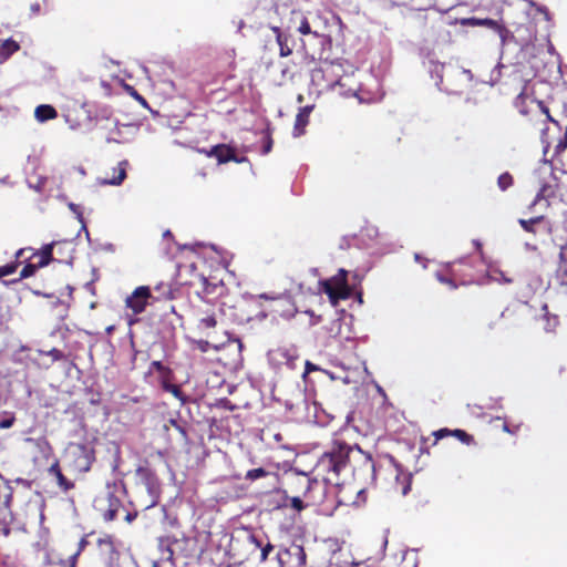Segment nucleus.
<instances>
[{
	"label": "nucleus",
	"instance_id": "393cba45",
	"mask_svg": "<svg viewBox=\"0 0 567 567\" xmlns=\"http://www.w3.org/2000/svg\"><path fill=\"white\" fill-rule=\"evenodd\" d=\"M34 117L40 123L55 120L58 117V111L50 104H41L35 107Z\"/></svg>",
	"mask_w": 567,
	"mask_h": 567
},
{
	"label": "nucleus",
	"instance_id": "a18cd8bd",
	"mask_svg": "<svg viewBox=\"0 0 567 567\" xmlns=\"http://www.w3.org/2000/svg\"><path fill=\"white\" fill-rule=\"evenodd\" d=\"M530 6L539 13H542L545 18V20H549L550 19V16H549V11L548 9L545 7V6H542V4H537L535 2H530Z\"/></svg>",
	"mask_w": 567,
	"mask_h": 567
},
{
	"label": "nucleus",
	"instance_id": "6e6d98bb",
	"mask_svg": "<svg viewBox=\"0 0 567 567\" xmlns=\"http://www.w3.org/2000/svg\"><path fill=\"white\" fill-rule=\"evenodd\" d=\"M461 274H462V275H465V274H474V272H473V265L471 264V268H461Z\"/></svg>",
	"mask_w": 567,
	"mask_h": 567
},
{
	"label": "nucleus",
	"instance_id": "a211bd4d",
	"mask_svg": "<svg viewBox=\"0 0 567 567\" xmlns=\"http://www.w3.org/2000/svg\"><path fill=\"white\" fill-rule=\"evenodd\" d=\"M48 473L49 475L55 477L56 484L62 492L66 493L74 488V483L62 473L59 460H55L51 464V466L48 468Z\"/></svg>",
	"mask_w": 567,
	"mask_h": 567
},
{
	"label": "nucleus",
	"instance_id": "f704fd0d",
	"mask_svg": "<svg viewBox=\"0 0 567 567\" xmlns=\"http://www.w3.org/2000/svg\"><path fill=\"white\" fill-rule=\"evenodd\" d=\"M40 269L33 261L28 262L20 271V277L18 279H14L13 282H17L21 279L29 278L33 276L37 270Z\"/></svg>",
	"mask_w": 567,
	"mask_h": 567
},
{
	"label": "nucleus",
	"instance_id": "423d86ee",
	"mask_svg": "<svg viewBox=\"0 0 567 567\" xmlns=\"http://www.w3.org/2000/svg\"><path fill=\"white\" fill-rule=\"evenodd\" d=\"M320 286L333 306H337L340 300L350 298L352 292L348 284V271L344 269H339L337 275L320 281Z\"/></svg>",
	"mask_w": 567,
	"mask_h": 567
},
{
	"label": "nucleus",
	"instance_id": "4be33fe9",
	"mask_svg": "<svg viewBox=\"0 0 567 567\" xmlns=\"http://www.w3.org/2000/svg\"><path fill=\"white\" fill-rule=\"evenodd\" d=\"M174 298V291L169 284L161 282L154 287V292H152V303L172 300Z\"/></svg>",
	"mask_w": 567,
	"mask_h": 567
},
{
	"label": "nucleus",
	"instance_id": "0eeeda50",
	"mask_svg": "<svg viewBox=\"0 0 567 567\" xmlns=\"http://www.w3.org/2000/svg\"><path fill=\"white\" fill-rule=\"evenodd\" d=\"M193 316L199 329H214L217 326L216 306L203 300L193 307Z\"/></svg>",
	"mask_w": 567,
	"mask_h": 567
},
{
	"label": "nucleus",
	"instance_id": "ddd939ff",
	"mask_svg": "<svg viewBox=\"0 0 567 567\" xmlns=\"http://www.w3.org/2000/svg\"><path fill=\"white\" fill-rule=\"evenodd\" d=\"M58 246V243H51L44 245L40 250H33L32 255L29 257H23L24 259L32 260L39 268H43L48 266L51 261H53V250Z\"/></svg>",
	"mask_w": 567,
	"mask_h": 567
},
{
	"label": "nucleus",
	"instance_id": "680f3d73",
	"mask_svg": "<svg viewBox=\"0 0 567 567\" xmlns=\"http://www.w3.org/2000/svg\"><path fill=\"white\" fill-rule=\"evenodd\" d=\"M41 442L51 450V445L47 440H42Z\"/></svg>",
	"mask_w": 567,
	"mask_h": 567
},
{
	"label": "nucleus",
	"instance_id": "2f4dec72",
	"mask_svg": "<svg viewBox=\"0 0 567 567\" xmlns=\"http://www.w3.org/2000/svg\"><path fill=\"white\" fill-rule=\"evenodd\" d=\"M97 545L102 551H105L110 555H112L116 551L114 542H113V537L110 535H105L104 537L100 538L97 540Z\"/></svg>",
	"mask_w": 567,
	"mask_h": 567
},
{
	"label": "nucleus",
	"instance_id": "13d9d810",
	"mask_svg": "<svg viewBox=\"0 0 567 567\" xmlns=\"http://www.w3.org/2000/svg\"><path fill=\"white\" fill-rule=\"evenodd\" d=\"M105 140H106V142H109V143H110V142H118V140H117L115 136H113V134H109V135H106V136H105Z\"/></svg>",
	"mask_w": 567,
	"mask_h": 567
},
{
	"label": "nucleus",
	"instance_id": "39448f33",
	"mask_svg": "<svg viewBox=\"0 0 567 567\" xmlns=\"http://www.w3.org/2000/svg\"><path fill=\"white\" fill-rule=\"evenodd\" d=\"M66 455L70 467L79 474L89 472L95 461L94 449L84 443H70Z\"/></svg>",
	"mask_w": 567,
	"mask_h": 567
},
{
	"label": "nucleus",
	"instance_id": "7ed1b4c3",
	"mask_svg": "<svg viewBox=\"0 0 567 567\" xmlns=\"http://www.w3.org/2000/svg\"><path fill=\"white\" fill-rule=\"evenodd\" d=\"M136 477L147 493V499L144 502V508H151L158 504L161 496V481L155 471L147 461L135 470Z\"/></svg>",
	"mask_w": 567,
	"mask_h": 567
},
{
	"label": "nucleus",
	"instance_id": "4468645a",
	"mask_svg": "<svg viewBox=\"0 0 567 567\" xmlns=\"http://www.w3.org/2000/svg\"><path fill=\"white\" fill-rule=\"evenodd\" d=\"M271 31L276 35V41L279 47V55L281 58L291 55L295 45L291 34L284 32L279 27H271Z\"/></svg>",
	"mask_w": 567,
	"mask_h": 567
},
{
	"label": "nucleus",
	"instance_id": "6e6552de",
	"mask_svg": "<svg viewBox=\"0 0 567 567\" xmlns=\"http://www.w3.org/2000/svg\"><path fill=\"white\" fill-rule=\"evenodd\" d=\"M268 359L275 367L287 365L289 369H295L299 355L295 346H280L268 352Z\"/></svg>",
	"mask_w": 567,
	"mask_h": 567
},
{
	"label": "nucleus",
	"instance_id": "09e8293b",
	"mask_svg": "<svg viewBox=\"0 0 567 567\" xmlns=\"http://www.w3.org/2000/svg\"><path fill=\"white\" fill-rule=\"evenodd\" d=\"M168 424L174 426L183 437L187 436L185 429L174 419H169Z\"/></svg>",
	"mask_w": 567,
	"mask_h": 567
},
{
	"label": "nucleus",
	"instance_id": "aec40b11",
	"mask_svg": "<svg viewBox=\"0 0 567 567\" xmlns=\"http://www.w3.org/2000/svg\"><path fill=\"white\" fill-rule=\"evenodd\" d=\"M278 559L280 564H282V556L293 557L296 560V567H303L306 565V553L302 546L292 545L290 548L280 550L278 554Z\"/></svg>",
	"mask_w": 567,
	"mask_h": 567
},
{
	"label": "nucleus",
	"instance_id": "20e7f679",
	"mask_svg": "<svg viewBox=\"0 0 567 567\" xmlns=\"http://www.w3.org/2000/svg\"><path fill=\"white\" fill-rule=\"evenodd\" d=\"M461 268H471V259L463 258L457 261L450 262L446 266V274L437 271L435 278L443 285H447L451 289H456L458 285H470L475 281L474 274H461Z\"/></svg>",
	"mask_w": 567,
	"mask_h": 567
},
{
	"label": "nucleus",
	"instance_id": "5fc2aeb1",
	"mask_svg": "<svg viewBox=\"0 0 567 567\" xmlns=\"http://www.w3.org/2000/svg\"><path fill=\"white\" fill-rule=\"evenodd\" d=\"M84 545H85V540H84V539H82V540H81V543H80V549H79V550H81V549L84 547ZM79 553H80V551H78L76 554H74V555L72 556L73 561H72L71 564H73V563L75 564V558H76V556L79 555Z\"/></svg>",
	"mask_w": 567,
	"mask_h": 567
},
{
	"label": "nucleus",
	"instance_id": "e2e57ef3",
	"mask_svg": "<svg viewBox=\"0 0 567 567\" xmlns=\"http://www.w3.org/2000/svg\"><path fill=\"white\" fill-rule=\"evenodd\" d=\"M171 235H172V234H171V231H169V230L165 231V234H164V236H171Z\"/></svg>",
	"mask_w": 567,
	"mask_h": 567
},
{
	"label": "nucleus",
	"instance_id": "3c124183",
	"mask_svg": "<svg viewBox=\"0 0 567 567\" xmlns=\"http://www.w3.org/2000/svg\"><path fill=\"white\" fill-rule=\"evenodd\" d=\"M559 266L566 267L565 247L560 248L559 252Z\"/></svg>",
	"mask_w": 567,
	"mask_h": 567
},
{
	"label": "nucleus",
	"instance_id": "052dcab7",
	"mask_svg": "<svg viewBox=\"0 0 567 567\" xmlns=\"http://www.w3.org/2000/svg\"><path fill=\"white\" fill-rule=\"evenodd\" d=\"M260 298L270 299V297H268V296H267V295H265V293H264V295H260ZM280 299H281V298H279V297H278V298H274V297H271V300H280Z\"/></svg>",
	"mask_w": 567,
	"mask_h": 567
},
{
	"label": "nucleus",
	"instance_id": "2eb2a0df",
	"mask_svg": "<svg viewBox=\"0 0 567 567\" xmlns=\"http://www.w3.org/2000/svg\"><path fill=\"white\" fill-rule=\"evenodd\" d=\"M519 226L529 234L536 235L538 229L537 227L543 225L546 233L551 231V224L544 215L535 216L529 219L520 218L518 219Z\"/></svg>",
	"mask_w": 567,
	"mask_h": 567
},
{
	"label": "nucleus",
	"instance_id": "412c9836",
	"mask_svg": "<svg viewBox=\"0 0 567 567\" xmlns=\"http://www.w3.org/2000/svg\"><path fill=\"white\" fill-rule=\"evenodd\" d=\"M127 161L120 162L116 167L112 169V175L103 179V184L121 185L126 178Z\"/></svg>",
	"mask_w": 567,
	"mask_h": 567
},
{
	"label": "nucleus",
	"instance_id": "5701e85b",
	"mask_svg": "<svg viewBox=\"0 0 567 567\" xmlns=\"http://www.w3.org/2000/svg\"><path fill=\"white\" fill-rule=\"evenodd\" d=\"M394 561L400 558L399 567H417L416 551L410 549H400L393 554Z\"/></svg>",
	"mask_w": 567,
	"mask_h": 567
},
{
	"label": "nucleus",
	"instance_id": "f03ea898",
	"mask_svg": "<svg viewBox=\"0 0 567 567\" xmlns=\"http://www.w3.org/2000/svg\"><path fill=\"white\" fill-rule=\"evenodd\" d=\"M514 105L519 114L526 117V122L530 127L543 130L542 126L548 121H553L549 110L544 102L533 99L524 92L516 96Z\"/></svg>",
	"mask_w": 567,
	"mask_h": 567
},
{
	"label": "nucleus",
	"instance_id": "603ef678",
	"mask_svg": "<svg viewBox=\"0 0 567 567\" xmlns=\"http://www.w3.org/2000/svg\"><path fill=\"white\" fill-rule=\"evenodd\" d=\"M133 96L144 106L147 105V102L146 100L141 95L138 94L136 91L133 92Z\"/></svg>",
	"mask_w": 567,
	"mask_h": 567
},
{
	"label": "nucleus",
	"instance_id": "f8f14e48",
	"mask_svg": "<svg viewBox=\"0 0 567 567\" xmlns=\"http://www.w3.org/2000/svg\"><path fill=\"white\" fill-rule=\"evenodd\" d=\"M287 30H296L302 35H308L312 33L308 18L305 16L303 11L298 9L291 10L290 18L287 24ZM313 34L316 37L318 35L317 32H313Z\"/></svg>",
	"mask_w": 567,
	"mask_h": 567
},
{
	"label": "nucleus",
	"instance_id": "58836bf2",
	"mask_svg": "<svg viewBox=\"0 0 567 567\" xmlns=\"http://www.w3.org/2000/svg\"><path fill=\"white\" fill-rule=\"evenodd\" d=\"M17 50H19V44L12 40L4 41L0 47V51L3 53L4 58L10 56Z\"/></svg>",
	"mask_w": 567,
	"mask_h": 567
},
{
	"label": "nucleus",
	"instance_id": "49530a36",
	"mask_svg": "<svg viewBox=\"0 0 567 567\" xmlns=\"http://www.w3.org/2000/svg\"><path fill=\"white\" fill-rule=\"evenodd\" d=\"M47 354L50 355L53 361H60V360L65 359L64 353L56 348L51 349L50 351H48Z\"/></svg>",
	"mask_w": 567,
	"mask_h": 567
},
{
	"label": "nucleus",
	"instance_id": "bf43d9fd",
	"mask_svg": "<svg viewBox=\"0 0 567 567\" xmlns=\"http://www.w3.org/2000/svg\"><path fill=\"white\" fill-rule=\"evenodd\" d=\"M319 73H322V69H315V70L312 71V79L315 80V78H316Z\"/></svg>",
	"mask_w": 567,
	"mask_h": 567
},
{
	"label": "nucleus",
	"instance_id": "9b49d317",
	"mask_svg": "<svg viewBox=\"0 0 567 567\" xmlns=\"http://www.w3.org/2000/svg\"><path fill=\"white\" fill-rule=\"evenodd\" d=\"M309 476L302 473L292 474L288 477L287 486L282 491L285 496L293 495L300 496L301 498L306 496L307 487L309 486Z\"/></svg>",
	"mask_w": 567,
	"mask_h": 567
},
{
	"label": "nucleus",
	"instance_id": "cd10ccee",
	"mask_svg": "<svg viewBox=\"0 0 567 567\" xmlns=\"http://www.w3.org/2000/svg\"><path fill=\"white\" fill-rule=\"evenodd\" d=\"M162 386L166 392L172 393L174 398L179 400L182 403H185L187 401V398L179 385L169 383L167 380L163 379Z\"/></svg>",
	"mask_w": 567,
	"mask_h": 567
},
{
	"label": "nucleus",
	"instance_id": "c756f323",
	"mask_svg": "<svg viewBox=\"0 0 567 567\" xmlns=\"http://www.w3.org/2000/svg\"><path fill=\"white\" fill-rule=\"evenodd\" d=\"M0 480H2L6 483L4 495H3V507H4V511L10 513V507H11V503H12V498H13V489L10 485V482L8 480H6L1 473H0Z\"/></svg>",
	"mask_w": 567,
	"mask_h": 567
},
{
	"label": "nucleus",
	"instance_id": "6ab92c4d",
	"mask_svg": "<svg viewBox=\"0 0 567 567\" xmlns=\"http://www.w3.org/2000/svg\"><path fill=\"white\" fill-rule=\"evenodd\" d=\"M123 507V504L118 497L114 494L110 493L107 495V507L102 511V517L104 522L110 523L116 519L120 509Z\"/></svg>",
	"mask_w": 567,
	"mask_h": 567
},
{
	"label": "nucleus",
	"instance_id": "7c9ffc66",
	"mask_svg": "<svg viewBox=\"0 0 567 567\" xmlns=\"http://www.w3.org/2000/svg\"><path fill=\"white\" fill-rule=\"evenodd\" d=\"M464 23L471 24V25H484L494 30L501 29V25L492 19H476V18H470L464 21Z\"/></svg>",
	"mask_w": 567,
	"mask_h": 567
},
{
	"label": "nucleus",
	"instance_id": "8fccbe9b",
	"mask_svg": "<svg viewBox=\"0 0 567 567\" xmlns=\"http://www.w3.org/2000/svg\"><path fill=\"white\" fill-rule=\"evenodd\" d=\"M318 370H319V368L316 364H313L310 361H306V363H305V374H308V373H310L312 371H318Z\"/></svg>",
	"mask_w": 567,
	"mask_h": 567
},
{
	"label": "nucleus",
	"instance_id": "473e14b6",
	"mask_svg": "<svg viewBox=\"0 0 567 567\" xmlns=\"http://www.w3.org/2000/svg\"><path fill=\"white\" fill-rule=\"evenodd\" d=\"M285 498L290 501V507L293 508L297 512H301L305 508L309 507L306 504V498L305 497L301 498L300 496L289 495V496H285Z\"/></svg>",
	"mask_w": 567,
	"mask_h": 567
},
{
	"label": "nucleus",
	"instance_id": "c03bdc74",
	"mask_svg": "<svg viewBox=\"0 0 567 567\" xmlns=\"http://www.w3.org/2000/svg\"><path fill=\"white\" fill-rule=\"evenodd\" d=\"M522 427V424H509L508 422L504 421L503 422V425H502V429L504 432L511 434V435H516L518 434L519 430Z\"/></svg>",
	"mask_w": 567,
	"mask_h": 567
},
{
	"label": "nucleus",
	"instance_id": "dca6fc26",
	"mask_svg": "<svg viewBox=\"0 0 567 567\" xmlns=\"http://www.w3.org/2000/svg\"><path fill=\"white\" fill-rule=\"evenodd\" d=\"M433 436L435 437L434 444H436L437 441H440L444 437H447V436H454L466 445L474 444V436L461 429H455V430H449L446 427L440 429V430L433 432Z\"/></svg>",
	"mask_w": 567,
	"mask_h": 567
},
{
	"label": "nucleus",
	"instance_id": "e433bc0d",
	"mask_svg": "<svg viewBox=\"0 0 567 567\" xmlns=\"http://www.w3.org/2000/svg\"><path fill=\"white\" fill-rule=\"evenodd\" d=\"M556 280L560 288H564V292L567 293V268L558 266L556 271Z\"/></svg>",
	"mask_w": 567,
	"mask_h": 567
},
{
	"label": "nucleus",
	"instance_id": "4c0bfd02",
	"mask_svg": "<svg viewBox=\"0 0 567 567\" xmlns=\"http://www.w3.org/2000/svg\"><path fill=\"white\" fill-rule=\"evenodd\" d=\"M268 475H269L268 471H266L262 467H258V468H252V470L247 471L245 478L247 481H256V480L266 477Z\"/></svg>",
	"mask_w": 567,
	"mask_h": 567
},
{
	"label": "nucleus",
	"instance_id": "de8ad7c7",
	"mask_svg": "<svg viewBox=\"0 0 567 567\" xmlns=\"http://www.w3.org/2000/svg\"><path fill=\"white\" fill-rule=\"evenodd\" d=\"M14 422L16 417L13 414H11L9 417L0 421V429H9L14 424Z\"/></svg>",
	"mask_w": 567,
	"mask_h": 567
},
{
	"label": "nucleus",
	"instance_id": "72a5a7b5",
	"mask_svg": "<svg viewBox=\"0 0 567 567\" xmlns=\"http://www.w3.org/2000/svg\"><path fill=\"white\" fill-rule=\"evenodd\" d=\"M249 538L252 543L261 548L260 561H266L269 554L274 550V546L270 543H267L264 547H261V543L257 539L256 536L251 535Z\"/></svg>",
	"mask_w": 567,
	"mask_h": 567
},
{
	"label": "nucleus",
	"instance_id": "bb28decb",
	"mask_svg": "<svg viewBox=\"0 0 567 567\" xmlns=\"http://www.w3.org/2000/svg\"><path fill=\"white\" fill-rule=\"evenodd\" d=\"M445 70V64L443 63H435L433 68V72L437 74L439 81L436 84L440 86V89L449 92V93H460L462 92L461 87H454L449 81L445 83L442 73Z\"/></svg>",
	"mask_w": 567,
	"mask_h": 567
},
{
	"label": "nucleus",
	"instance_id": "4d7b16f0",
	"mask_svg": "<svg viewBox=\"0 0 567 567\" xmlns=\"http://www.w3.org/2000/svg\"><path fill=\"white\" fill-rule=\"evenodd\" d=\"M113 446H114V451H115V455L117 458H120V455H121V447L117 443H113Z\"/></svg>",
	"mask_w": 567,
	"mask_h": 567
},
{
	"label": "nucleus",
	"instance_id": "79ce46f5",
	"mask_svg": "<svg viewBox=\"0 0 567 567\" xmlns=\"http://www.w3.org/2000/svg\"><path fill=\"white\" fill-rule=\"evenodd\" d=\"M151 370L157 371L163 375L164 379L166 375L171 373V370L167 367H165L161 361H153L151 363Z\"/></svg>",
	"mask_w": 567,
	"mask_h": 567
},
{
	"label": "nucleus",
	"instance_id": "1a4fd4ad",
	"mask_svg": "<svg viewBox=\"0 0 567 567\" xmlns=\"http://www.w3.org/2000/svg\"><path fill=\"white\" fill-rule=\"evenodd\" d=\"M152 291L148 286H140L126 298L125 306L134 315L142 313L148 305L152 303Z\"/></svg>",
	"mask_w": 567,
	"mask_h": 567
},
{
	"label": "nucleus",
	"instance_id": "37998d69",
	"mask_svg": "<svg viewBox=\"0 0 567 567\" xmlns=\"http://www.w3.org/2000/svg\"><path fill=\"white\" fill-rule=\"evenodd\" d=\"M272 144H274V141H272L271 134H270L269 130H267L265 133V136H264L262 154H268L272 148Z\"/></svg>",
	"mask_w": 567,
	"mask_h": 567
},
{
	"label": "nucleus",
	"instance_id": "864d4df0",
	"mask_svg": "<svg viewBox=\"0 0 567 567\" xmlns=\"http://www.w3.org/2000/svg\"><path fill=\"white\" fill-rule=\"evenodd\" d=\"M136 517H137V513L136 512H134V513L127 512L126 515H125V520L127 523H132Z\"/></svg>",
	"mask_w": 567,
	"mask_h": 567
},
{
	"label": "nucleus",
	"instance_id": "69168bd1",
	"mask_svg": "<svg viewBox=\"0 0 567 567\" xmlns=\"http://www.w3.org/2000/svg\"><path fill=\"white\" fill-rule=\"evenodd\" d=\"M275 437L276 440H280V434H277Z\"/></svg>",
	"mask_w": 567,
	"mask_h": 567
},
{
	"label": "nucleus",
	"instance_id": "a19ab883",
	"mask_svg": "<svg viewBox=\"0 0 567 567\" xmlns=\"http://www.w3.org/2000/svg\"><path fill=\"white\" fill-rule=\"evenodd\" d=\"M544 319L546 320L545 330L546 331H554L556 327L559 324V319L555 315H550L546 312L544 315Z\"/></svg>",
	"mask_w": 567,
	"mask_h": 567
},
{
	"label": "nucleus",
	"instance_id": "f257e3e1",
	"mask_svg": "<svg viewBox=\"0 0 567 567\" xmlns=\"http://www.w3.org/2000/svg\"><path fill=\"white\" fill-rule=\"evenodd\" d=\"M381 467L358 444L334 440L316 464V471L322 480L309 478L306 504L310 507L321 506L327 496L328 484L343 485L352 481L355 492L361 494L375 485Z\"/></svg>",
	"mask_w": 567,
	"mask_h": 567
},
{
	"label": "nucleus",
	"instance_id": "ea45409f",
	"mask_svg": "<svg viewBox=\"0 0 567 567\" xmlns=\"http://www.w3.org/2000/svg\"><path fill=\"white\" fill-rule=\"evenodd\" d=\"M450 74L452 76H464L468 83H471L474 80V75L471 72V70H466L463 68H450Z\"/></svg>",
	"mask_w": 567,
	"mask_h": 567
},
{
	"label": "nucleus",
	"instance_id": "c9c22d12",
	"mask_svg": "<svg viewBox=\"0 0 567 567\" xmlns=\"http://www.w3.org/2000/svg\"><path fill=\"white\" fill-rule=\"evenodd\" d=\"M513 184H514V178L508 172H505L498 176L497 185L501 188V190L504 192V190L508 189L511 186H513Z\"/></svg>",
	"mask_w": 567,
	"mask_h": 567
},
{
	"label": "nucleus",
	"instance_id": "9d476101",
	"mask_svg": "<svg viewBox=\"0 0 567 567\" xmlns=\"http://www.w3.org/2000/svg\"><path fill=\"white\" fill-rule=\"evenodd\" d=\"M208 157H216L218 164H225L228 162L241 163L243 158H238L236 155V151L234 147L227 144H217L213 146L209 151H200Z\"/></svg>",
	"mask_w": 567,
	"mask_h": 567
},
{
	"label": "nucleus",
	"instance_id": "c85d7f7f",
	"mask_svg": "<svg viewBox=\"0 0 567 567\" xmlns=\"http://www.w3.org/2000/svg\"><path fill=\"white\" fill-rule=\"evenodd\" d=\"M555 195L554 186L549 184H544L539 192L536 194L533 203L530 204L529 208L534 207L536 204H538L542 199H549Z\"/></svg>",
	"mask_w": 567,
	"mask_h": 567
},
{
	"label": "nucleus",
	"instance_id": "b1692460",
	"mask_svg": "<svg viewBox=\"0 0 567 567\" xmlns=\"http://www.w3.org/2000/svg\"><path fill=\"white\" fill-rule=\"evenodd\" d=\"M312 109H313V106H305V107L300 109V111L298 112V114L296 116V121H295V128H293L296 136H299L305 132V127L309 123V116H310Z\"/></svg>",
	"mask_w": 567,
	"mask_h": 567
},
{
	"label": "nucleus",
	"instance_id": "0e129e2a",
	"mask_svg": "<svg viewBox=\"0 0 567 567\" xmlns=\"http://www.w3.org/2000/svg\"><path fill=\"white\" fill-rule=\"evenodd\" d=\"M112 124L116 127L117 122L113 120Z\"/></svg>",
	"mask_w": 567,
	"mask_h": 567
},
{
	"label": "nucleus",
	"instance_id": "f3484780",
	"mask_svg": "<svg viewBox=\"0 0 567 567\" xmlns=\"http://www.w3.org/2000/svg\"><path fill=\"white\" fill-rule=\"evenodd\" d=\"M198 282L202 285V290L197 291V295L200 298V301L208 300L209 296H219L224 290L223 284L209 282L208 279L202 275L197 277Z\"/></svg>",
	"mask_w": 567,
	"mask_h": 567
},
{
	"label": "nucleus",
	"instance_id": "a878e982",
	"mask_svg": "<svg viewBox=\"0 0 567 567\" xmlns=\"http://www.w3.org/2000/svg\"><path fill=\"white\" fill-rule=\"evenodd\" d=\"M28 250H31V249L30 248H20L14 255V257H16L14 261L9 262L4 266H1L0 267V278H3L6 276L14 274L17 271L18 267L20 266V264L22 262L21 259L25 256V252H28Z\"/></svg>",
	"mask_w": 567,
	"mask_h": 567
}]
</instances>
